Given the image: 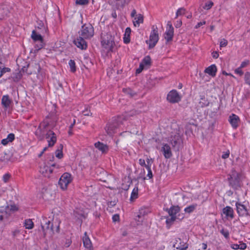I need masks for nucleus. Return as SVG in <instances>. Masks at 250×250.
<instances>
[{
  "instance_id": "nucleus-28",
  "label": "nucleus",
  "mask_w": 250,
  "mask_h": 250,
  "mask_svg": "<svg viewBox=\"0 0 250 250\" xmlns=\"http://www.w3.org/2000/svg\"><path fill=\"white\" fill-rule=\"evenodd\" d=\"M45 224L44 225H42V227L43 229L44 228H45L46 229H50L52 232L54 231L53 230V223L51 222L50 220H47V219L44 220Z\"/></svg>"
},
{
  "instance_id": "nucleus-21",
  "label": "nucleus",
  "mask_w": 250,
  "mask_h": 250,
  "mask_svg": "<svg viewBox=\"0 0 250 250\" xmlns=\"http://www.w3.org/2000/svg\"><path fill=\"white\" fill-rule=\"evenodd\" d=\"M184 218V216L183 214H182L181 215L179 214L178 215V217L170 216V217H167L166 221V223L167 226L169 228L172 225V224L173 223V222L176 220V219H182Z\"/></svg>"
},
{
  "instance_id": "nucleus-7",
  "label": "nucleus",
  "mask_w": 250,
  "mask_h": 250,
  "mask_svg": "<svg viewBox=\"0 0 250 250\" xmlns=\"http://www.w3.org/2000/svg\"><path fill=\"white\" fill-rule=\"evenodd\" d=\"M159 40V35L157 28H154V26L152 27V30L151 32L149 40V48H153L157 43Z\"/></svg>"
},
{
  "instance_id": "nucleus-40",
  "label": "nucleus",
  "mask_w": 250,
  "mask_h": 250,
  "mask_svg": "<svg viewBox=\"0 0 250 250\" xmlns=\"http://www.w3.org/2000/svg\"><path fill=\"white\" fill-rule=\"evenodd\" d=\"M244 80L245 83L250 86V72H246L245 74Z\"/></svg>"
},
{
  "instance_id": "nucleus-33",
  "label": "nucleus",
  "mask_w": 250,
  "mask_h": 250,
  "mask_svg": "<svg viewBox=\"0 0 250 250\" xmlns=\"http://www.w3.org/2000/svg\"><path fill=\"white\" fill-rule=\"evenodd\" d=\"M123 92L130 97H133L136 95V93L130 88L123 89Z\"/></svg>"
},
{
  "instance_id": "nucleus-61",
  "label": "nucleus",
  "mask_w": 250,
  "mask_h": 250,
  "mask_svg": "<svg viewBox=\"0 0 250 250\" xmlns=\"http://www.w3.org/2000/svg\"><path fill=\"white\" fill-rule=\"evenodd\" d=\"M212 56L214 59H217L219 57V54L217 51H213L212 53Z\"/></svg>"
},
{
  "instance_id": "nucleus-3",
  "label": "nucleus",
  "mask_w": 250,
  "mask_h": 250,
  "mask_svg": "<svg viewBox=\"0 0 250 250\" xmlns=\"http://www.w3.org/2000/svg\"><path fill=\"white\" fill-rule=\"evenodd\" d=\"M241 176L242 174L241 173L237 172L234 168H232L228 175V180L229 186L235 189L240 188Z\"/></svg>"
},
{
  "instance_id": "nucleus-44",
  "label": "nucleus",
  "mask_w": 250,
  "mask_h": 250,
  "mask_svg": "<svg viewBox=\"0 0 250 250\" xmlns=\"http://www.w3.org/2000/svg\"><path fill=\"white\" fill-rule=\"evenodd\" d=\"M21 234V230L20 229H15L12 231V235L14 238H15L19 236Z\"/></svg>"
},
{
  "instance_id": "nucleus-55",
  "label": "nucleus",
  "mask_w": 250,
  "mask_h": 250,
  "mask_svg": "<svg viewBox=\"0 0 250 250\" xmlns=\"http://www.w3.org/2000/svg\"><path fill=\"white\" fill-rule=\"evenodd\" d=\"M240 244H239V249L240 250H245L247 248V245L245 243H242L241 242H239Z\"/></svg>"
},
{
  "instance_id": "nucleus-47",
  "label": "nucleus",
  "mask_w": 250,
  "mask_h": 250,
  "mask_svg": "<svg viewBox=\"0 0 250 250\" xmlns=\"http://www.w3.org/2000/svg\"><path fill=\"white\" fill-rule=\"evenodd\" d=\"M144 65L143 63H140L139 65V67L138 68H137L136 70V74H139L140 73L142 70L144 69Z\"/></svg>"
},
{
  "instance_id": "nucleus-31",
  "label": "nucleus",
  "mask_w": 250,
  "mask_h": 250,
  "mask_svg": "<svg viewBox=\"0 0 250 250\" xmlns=\"http://www.w3.org/2000/svg\"><path fill=\"white\" fill-rule=\"evenodd\" d=\"M24 226L25 229H30L33 228L34 223L31 219H26L24 221Z\"/></svg>"
},
{
  "instance_id": "nucleus-13",
  "label": "nucleus",
  "mask_w": 250,
  "mask_h": 250,
  "mask_svg": "<svg viewBox=\"0 0 250 250\" xmlns=\"http://www.w3.org/2000/svg\"><path fill=\"white\" fill-rule=\"evenodd\" d=\"M165 210L167 212L170 216L178 217L176 215L180 212L181 208L178 206L172 205L170 208H167Z\"/></svg>"
},
{
  "instance_id": "nucleus-30",
  "label": "nucleus",
  "mask_w": 250,
  "mask_h": 250,
  "mask_svg": "<svg viewBox=\"0 0 250 250\" xmlns=\"http://www.w3.org/2000/svg\"><path fill=\"white\" fill-rule=\"evenodd\" d=\"M197 205L196 204H192L186 207L184 209V211L186 213L190 214L193 212L196 208Z\"/></svg>"
},
{
  "instance_id": "nucleus-45",
  "label": "nucleus",
  "mask_w": 250,
  "mask_h": 250,
  "mask_svg": "<svg viewBox=\"0 0 250 250\" xmlns=\"http://www.w3.org/2000/svg\"><path fill=\"white\" fill-rule=\"evenodd\" d=\"M83 115L87 116L92 115V113L90 112L88 106H87L85 109L83 111Z\"/></svg>"
},
{
  "instance_id": "nucleus-53",
  "label": "nucleus",
  "mask_w": 250,
  "mask_h": 250,
  "mask_svg": "<svg viewBox=\"0 0 250 250\" xmlns=\"http://www.w3.org/2000/svg\"><path fill=\"white\" fill-rule=\"evenodd\" d=\"M120 220V216L119 214H116L113 215L112 216V220L113 222H116L119 221Z\"/></svg>"
},
{
  "instance_id": "nucleus-24",
  "label": "nucleus",
  "mask_w": 250,
  "mask_h": 250,
  "mask_svg": "<svg viewBox=\"0 0 250 250\" xmlns=\"http://www.w3.org/2000/svg\"><path fill=\"white\" fill-rule=\"evenodd\" d=\"M144 21V16L143 15L139 14L136 15V17L134 18L133 24L135 26H139L141 23H143Z\"/></svg>"
},
{
  "instance_id": "nucleus-9",
  "label": "nucleus",
  "mask_w": 250,
  "mask_h": 250,
  "mask_svg": "<svg viewBox=\"0 0 250 250\" xmlns=\"http://www.w3.org/2000/svg\"><path fill=\"white\" fill-rule=\"evenodd\" d=\"M181 143V135L179 133H176L170 137V144L172 148L176 151H179Z\"/></svg>"
},
{
  "instance_id": "nucleus-25",
  "label": "nucleus",
  "mask_w": 250,
  "mask_h": 250,
  "mask_svg": "<svg viewBox=\"0 0 250 250\" xmlns=\"http://www.w3.org/2000/svg\"><path fill=\"white\" fill-rule=\"evenodd\" d=\"M148 212V211L146 208H141L139 210L138 214L137 216L138 218V220H137V221L139 222H142L143 219H142V218L145 215H147ZM136 220H137V219H136Z\"/></svg>"
},
{
  "instance_id": "nucleus-63",
  "label": "nucleus",
  "mask_w": 250,
  "mask_h": 250,
  "mask_svg": "<svg viewBox=\"0 0 250 250\" xmlns=\"http://www.w3.org/2000/svg\"><path fill=\"white\" fill-rule=\"evenodd\" d=\"M239 244H232L231 245V248L232 249H234V250H238L239 249Z\"/></svg>"
},
{
  "instance_id": "nucleus-29",
  "label": "nucleus",
  "mask_w": 250,
  "mask_h": 250,
  "mask_svg": "<svg viewBox=\"0 0 250 250\" xmlns=\"http://www.w3.org/2000/svg\"><path fill=\"white\" fill-rule=\"evenodd\" d=\"M138 197V188L137 186H136L133 188L130 198V200L131 201H133L134 200L136 199Z\"/></svg>"
},
{
  "instance_id": "nucleus-35",
  "label": "nucleus",
  "mask_w": 250,
  "mask_h": 250,
  "mask_svg": "<svg viewBox=\"0 0 250 250\" xmlns=\"http://www.w3.org/2000/svg\"><path fill=\"white\" fill-rule=\"evenodd\" d=\"M220 232L221 233V234H222L224 236V237L226 239H229V232L228 229L223 228L220 230Z\"/></svg>"
},
{
  "instance_id": "nucleus-54",
  "label": "nucleus",
  "mask_w": 250,
  "mask_h": 250,
  "mask_svg": "<svg viewBox=\"0 0 250 250\" xmlns=\"http://www.w3.org/2000/svg\"><path fill=\"white\" fill-rule=\"evenodd\" d=\"M131 29L130 27H127L125 30V36H130L131 34Z\"/></svg>"
},
{
  "instance_id": "nucleus-62",
  "label": "nucleus",
  "mask_w": 250,
  "mask_h": 250,
  "mask_svg": "<svg viewBox=\"0 0 250 250\" xmlns=\"http://www.w3.org/2000/svg\"><path fill=\"white\" fill-rule=\"evenodd\" d=\"M71 243H72V241H71V240H70V239H66V242H65V243L64 244V246L65 247H68L70 246V245H71Z\"/></svg>"
},
{
  "instance_id": "nucleus-18",
  "label": "nucleus",
  "mask_w": 250,
  "mask_h": 250,
  "mask_svg": "<svg viewBox=\"0 0 250 250\" xmlns=\"http://www.w3.org/2000/svg\"><path fill=\"white\" fill-rule=\"evenodd\" d=\"M83 246L88 250H92L93 247L90 239L87 235V233L85 232L83 238Z\"/></svg>"
},
{
  "instance_id": "nucleus-50",
  "label": "nucleus",
  "mask_w": 250,
  "mask_h": 250,
  "mask_svg": "<svg viewBox=\"0 0 250 250\" xmlns=\"http://www.w3.org/2000/svg\"><path fill=\"white\" fill-rule=\"evenodd\" d=\"M29 64H27L26 66H24L21 68V71H22L23 73H27L28 75L31 74V72H27V68L29 66Z\"/></svg>"
},
{
  "instance_id": "nucleus-22",
  "label": "nucleus",
  "mask_w": 250,
  "mask_h": 250,
  "mask_svg": "<svg viewBox=\"0 0 250 250\" xmlns=\"http://www.w3.org/2000/svg\"><path fill=\"white\" fill-rule=\"evenodd\" d=\"M130 0H115V6L117 9H122L124 8V7L127 5Z\"/></svg>"
},
{
  "instance_id": "nucleus-59",
  "label": "nucleus",
  "mask_w": 250,
  "mask_h": 250,
  "mask_svg": "<svg viewBox=\"0 0 250 250\" xmlns=\"http://www.w3.org/2000/svg\"><path fill=\"white\" fill-rule=\"evenodd\" d=\"M146 161L147 164H146V166H151V165L153 163V160L151 159L147 158Z\"/></svg>"
},
{
  "instance_id": "nucleus-56",
  "label": "nucleus",
  "mask_w": 250,
  "mask_h": 250,
  "mask_svg": "<svg viewBox=\"0 0 250 250\" xmlns=\"http://www.w3.org/2000/svg\"><path fill=\"white\" fill-rule=\"evenodd\" d=\"M139 164L142 166V167H146V162L145 160L143 159H140L139 160Z\"/></svg>"
},
{
  "instance_id": "nucleus-58",
  "label": "nucleus",
  "mask_w": 250,
  "mask_h": 250,
  "mask_svg": "<svg viewBox=\"0 0 250 250\" xmlns=\"http://www.w3.org/2000/svg\"><path fill=\"white\" fill-rule=\"evenodd\" d=\"M206 24V21H201V22H198L195 26V28L196 29H197L198 28H199L201 26L203 25H204Z\"/></svg>"
},
{
  "instance_id": "nucleus-17",
  "label": "nucleus",
  "mask_w": 250,
  "mask_h": 250,
  "mask_svg": "<svg viewBox=\"0 0 250 250\" xmlns=\"http://www.w3.org/2000/svg\"><path fill=\"white\" fill-rule=\"evenodd\" d=\"M12 103V100L8 95H3L1 99V104L5 109H7L10 107Z\"/></svg>"
},
{
  "instance_id": "nucleus-12",
  "label": "nucleus",
  "mask_w": 250,
  "mask_h": 250,
  "mask_svg": "<svg viewBox=\"0 0 250 250\" xmlns=\"http://www.w3.org/2000/svg\"><path fill=\"white\" fill-rule=\"evenodd\" d=\"M229 121L234 129H236L240 123L239 117L234 114H232L229 116Z\"/></svg>"
},
{
  "instance_id": "nucleus-64",
  "label": "nucleus",
  "mask_w": 250,
  "mask_h": 250,
  "mask_svg": "<svg viewBox=\"0 0 250 250\" xmlns=\"http://www.w3.org/2000/svg\"><path fill=\"white\" fill-rule=\"evenodd\" d=\"M182 22L181 21H177L176 23L175 24V27L177 28H179L182 25Z\"/></svg>"
},
{
  "instance_id": "nucleus-48",
  "label": "nucleus",
  "mask_w": 250,
  "mask_h": 250,
  "mask_svg": "<svg viewBox=\"0 0 250 250\" xmlns=\"http://www.w3.org/2000/svg\"><path fill=\"white\" fill-rule=\"evenodd\" d=\"M242 68H240V67H238L234 70L235 73L238 74L240 76H242L244 74V72L242 70Z\"/></svg>"
},
{
  "instance_id": "nucleus-51",
  "label": "nucleus",
  "mask_w": 250,
  "mask_h": 250,
  "mask_svg": "<svg viewBox=\"0 0 250 250\" xmlns=\"http://www.w3.org/2000/svg\"><path fill=\"white\" fill-rule=\"evenodd\" d=\"M250 62L249 60H245L242 62L240 66H239L240 68H243L246 67L248 65H249Z\"/></svg>"
},
{
  "instance_id": "nucleus-20",
  "label": "nucleus",
  "mask_w": 250,
  "mask_h": 250,
  "mask_svg": "<svg viewBox=\"0 0 250 250\" xmlns=\"http://www.w3.org/2000/svg\"><path fill=\"white\" fill-rule=\"evenodd\" d=\"M95 147L103 153H106L108 151V146L107 145L103 144L100 142H98L94 144Z\"/></svg>"
},
{
  "instance_id": "nucleus-16",
  "label": "nucleus",
  "mask_w": 250,
  "mask_h": 250,
  "mask_svg": "<svg viewBox=\"0 0 250 250\" xmlns=\"http://www.w3.org/2000/svg\"><path fill=\"white\" fill-rule=\"evenodd\" d=\"M237 213L239 216H244L247 214L246 207L241 203L236 202L235 204Z\"/></svg>"
},
{
  "instance_id": "nucleus-23",
  "label": "nucleus",
  "mask_w": 250,
  "mask_h": 250,
  "mask_svg": "<svg viewBox=\"0 0 250 250\" xmlns=\"http://www.w3.org/2000/svg\"><path fill=\"white\" fill-rule=\"evenodd\" d=\"M15 139V135L13 133H10L5 139L1 140V143L4 145H7L9 143L12 142Z\"/></svg>"
},
{
  "instance_id": "nucleus-1",
  "label": "nucleus",
  "mask_w": 250,
  "mask_h": 250,
  "mask_svg": "<svg viewBox=\"0 0 250 250\" xmlns=\"http://www.w3.org/2000/svg\"><path fill=\"white\" fill-rule=\"evenodd\" d=\"M94 34V29L90 23H85L82 26L79 31V37L74 41V44L77 47L85 50L87 47V42L85 40L90 39Z\"/></svg>"
},
{
  "instance_id": "nucleus-4",
  "label": "nucleus",
  "mask_w": 250,
  "mask_h": 250,
  "mask_svg": "<svg viewBox=\"0 0 250 250\" xmlns=\"http://www.w3.org/2000/svg\"><path fill=\"white\" fill-rule=\"evenodd\" d=\"M101 44L103 47L106 49L108 53L113 52L116 49L114 37L110 34H106L103 37Z\"/></svg>"
},
{
  "instance_id": "nucleus-39",
  "label": "nucleus",
  "mask_w": 250,
  "mask_h": 250,
  "mask_svg": "<svg viewBox=\"0 0 250 250\" xmlns=\"http://www.w3.org/2000/svg\"><path fill=\"white\" fill-rule=\"evenodd\" d=\"M201 100L202 101H200L199 102V104L201 105V107H205L207 106L209 104V102L205 99V98L204 97V98H201Z\"/></svg>"
},
{
  "instance_id": "nucleus-52",
  "label": "nucleus",
  "mask_w": 250,
  "mask_h": 250,
  "mask_svg": "<svg viewBox=\"0 0 250 250\" xmlns=\"http://www.w3.org/2000/svg\"><path fill=\"white\" fill-rule=\"evenodd\" d=\"M10 177V175L6 173L3 176V181L4 183H7L8 180H9Z\"/></svg>"
},
{
  "instance_id": "nucleus-49",
  "label": "nucleus",
  "mask_w": 250,
  "mask_h": 250,
  "mask_svg": "<svg viewBox=\"0 0 250 250\" xmlns=\"http://www.w3.org/2000/svg\"><path fill=\"white\" fill-rule=\"evenodd\" d=\"M229 150H228L227 151L223 152L221 157L222 159H226L229 157Z\"/></svg>"
},
{
  "instance_id": "nucleus-11",
  "label": "nucleus",
  "mask_w": 250,
  "mask_h": 250,
  "mask_svg": "<svg viewBox=\"0 0 250 250\" xmlns=\"http://www.w3.org/2000/svg\"><path fill=\"white\" fill-rule=\"evenodd\" d=\"M45 138L48 143V146H53L57 141L56 134L51 130L49 129L45 134Z\"/></svg>"
},
{
  "instance_id": "nucleus-15",
  "label": "nucleus",
  "mask_w": 250,
  "mask_h": 250,
  "mask_svg": "<svg viewBox=\"0 0 250 250\" xmlns=\"http://www.w3.org/2000/svg\"><path fill=\"white\" fill-rule=\"evenodd\" d=\"M161 151L163 152V155L166 159H169L172 156L171 148L167 144L163 145Z\"/></svg>"
},
{
  "instance_id": "nucleus-57",
  "label": "nucleus",
  "mask_w": 250,
  "mask_h": 250,
  "mask_svg": "<svg viewBox=\"0 0 250 250\" xmlns=\"http://www.w3.org/2000/svg\"><path fill=\"white\" fill-rule=\"evenodd\" d=\"M130 41V36H125L124 37V42L125 43H128Z\"/></svg>"
},
{
  "instance_id": "nucleus-14",
  "label": "nucleus",
  "mask_w": 250,
  "mask_h": 250,
  "mask_svg": "<svg viewBox=\"0 0 250 250\" xmlns=\"http://www.w3.org/2000/svg\"><path fill=\"white\" fill-rule=\"evenodd\" d=\"M222 213L225 215V217L229 219H232L234 217V211L233 208L230 206H226L222 209Z\"/></svg>"
},
{
  "instance_id": "nucleus-46",
  "label": "nucleus",
  "mask_w": 250,
  "mask_h": 250,
  "mask_svg": "<svg viewBox=\"0 0 250 250\" xmlns=\"http://www.w3.org/2000/svg\"><path fill=\"white\" fill-rule=\"evenodd\" d=\"M228 41L225 39H223L220 42V47H226L228 44Z\"/></svg>"
},
{
  "instance_id": "nucleus-26",
  "label": "nucleus",
  "mask_w": 250,
  "mask_h": 250,
  "mask_svg": "<svg viewBox=\"0 0 250 250\" xmlns=\"http://www.w3.org/2000/svg\"><path fill=\"white\" fill-rule=\"evenodd\" d=\"M31 38L34 42L43 41V39L41 35L37 34L35 30H33L31 36Z\"/></svg>"
},
{
  "instance_id": "nucleus-5",
  "label": "nucleus",
  "mask_w": 250,
  "mask_h": 250,
  "mask_svg": "<svg viewBox=\"0 0 250 250\" xmlns=\"http://www.w3.org/2000/svg\"><path fill=\"white\" fill-rule=\"evenodd\" d=\"M49 124L45 121L41 123L35 132V135L40 141H42L45 138V134L48 130Z\"/></svg>"
},
{
  "instance_id": "nucleus-10",
  "label": "nucleus",
  "mask_w": 250,
  "mask_h": 250,
  "mask_svg": "<svg viewBox=\"0 0 250 250\" xmlns=\"http://www.w3.org/2000/svg\"><path fill=\"white\" fill-rule=\"evenodd\" d=\"M174 36V28L172 23L168 21L167 24V30L165 33V39L167 42L171 41Z\"/></svg>"
},
{
  "instance_id": "nucleus-2",
  "label": "nucleus",
  "mask_w": 250,
  "mask_h": 250,
  "mask_svg": "<svg viewBox=\"0 0 250 250\" xmlns=\"http://www.w3.org/2000/svg\"><path fill=\"white\" fill-rule=\"evenodd\" d=\"M133 114L125 112V114L113 117L112 121L108 123L105 127L106 133L110 136L113 135L115 133V130L123 124V121L127 120Z\"/></svg>"
},
{
  "instance_id": "nucleus-27",
  "label": "nucleus",
  "mask_w": 250,
  "mask_h": 250,
  "mask_svg": "<svg viewBox=\"0 0 250 250\" xmlns=\"http://www.w3.org/2000/svg\"><path fill=\"white\" fill-rule=\"evenodd\" d=\"M9 11L6 7L1 6L0 7V20L4 19L7 16Z\"/></svg>"
},
{
  "instance_id": "nucleus-42",
  "label": "nucleus",
  "mask_w": 250,
  "mask_h": 250,
  "mask_svg": "<svg viewBox=\"0 0 250 250\" xmlns=\"http://www.w3.org/2000/svg\"><path fill=\"white\" fill-rule=\"evenodd\" d=\"M89 3V0H76V3L78 5H87Z\"/></svg>"
},
{
  "instance_id": "nucleus-43",
  "label": "nucleus",
  "mask_w": 250,
  "mask_h": 250,
  "mask_svg": "<svg viewBox=\"0 0 250 250\" xmlns=\"http://www.w3.org/2000/svg\"><path fill=\"white\" fill-rule=\"evenodd\" d=\"M151 166H146V167H145L146 168V169L147 170V171H148V173L147 174V177L149 179L152 178V177H153V174H152V172L151 169Z\"/></svg>"
},
{
  "instance_id": "nucleus-34",
  "label": "nucleus",
  "mask_w": 250,
  "mask_h": 250,
  "mask_svg": "<svg viewBox=\"0 0 250 250\" xmlns=\"http://www.w3.org/2000/svg\"><path fill=\"white\" fill-rule=\"evenodd\" d=\"M69 65L70 66V71L73 72V73H74L75 72H76V64H75V62L74 60H70L69 61Z\"/></svg>"
},
{
  "instance_id": "nucleus-6",
  "label": "nucleus",
  "mask_w": 250,
  "mask_h": 250,
  "mask_svg": "<svg viewBox=\"0 0 250 250\" xmlns=\"http://www.w3.org/2000/svg\"><path fill=\"white\" fill-rule=\"evenodd\" d=\"M72 180L71 175L69 173L65 172L60 178L58 183L59 185L62 189L65 190L67 188L68 185L71 183Z\"/></svg>"
},
{
  "instance_id": "nucleus-38",
  "label": "nucleus",
  "mask_w": 250,
  "mask_h": 250,
  "mask_svg": "<svg viewBox=\"0 0 250 250\" xmlns=\"http://www.w3.org/2000/svg\"><path fill=\"white\" fill-rule=\"evenodd\" d=\"M214 3L212 1H208L205 3V5L203 6V8L208 10L211 8Z\"/></svg>"
},
{
  "instance_id": "nucleus-32",
  "label": "nucleus",
  "mask_w": 250,
  "mask_h": 250,
  "mask_svg": "<svg viewBox=\"0 0 250 250\" xmlns=\"http://www.w3.org/2000/svg\"><path fill=\"white\" fill-rule=\"evenodd\" d=\"M35 42V51H39L40 50V49H41L42 48L44 45V42H43V41H39L38 42Z\"/></svg>"
},
{
  "instance_id": "nucleus-37",
  "label": "nucleus",
  "mask_w": 250,
  "mask_h": 250,
  "mask_svg": "<svg viewBox=\"0 0 250 250\" xmlns=\"http://www.w3.org/2000/svg\"><path fill=\"white\" fill-rule=\"evenodd\" d=\"M141 63H144V65H150L151 64V58L149 56L145 57Z\"/></svg>"
},
{
  "instance_id": "nucleus-8",
  "label": "nucleus",
  "mask_w": 250,
  "mask_h": 250,
  "mask_svg": "<svg viewBox=\"0 0 250 250\" xmlns=\"http://www.w3.org/2000/svg\"><path fill=\"white\" fill-rule=\"evenodd\" d=\"M167 99L170 103L175 104L180 102L181 97L176 90L173 89L167 94Z\"/></svg>"
},
{
  "instance_id": "nucleus-41",
  "label": "nucleus",
  "mask_w": 250,
  "mask_h": 250,
  "mask_svg": "<svg viewBox=\"0 0 250 250\" xmlns=\"http://www.w3.org/2000/svg\"><path fill=\"white\" fill-rule=\"evenodd\" d=\"M185 12H186V9L182 7V8H179L177 10L176 13V18H177L179 16L184 15L185 14Z\"/></svg>"
},
{
  "instance_id": "nucleus-60",
  "label": "nucleus",
  "mask_w": 250,
  "mask_h": 250,
  "mask_svg": "<svg viewBox=\"0 0 250 250\" xmlns=\"http://www.w3.org/2000/svg\"><path fill=\"white\" fill-rule=\"evenodd\" d=\"M1 71L2 72V74L5 73L6 72H10L11 69L8 67H3L1 69Z\"/></svg>"
},
{
  "instance_id": "nucleus-19",
  "label": "nucleus",
  "mask_w": 250,
  "mask_h": 250,
  "mask_svg": "<svg viewBox=\"0 0 250 250\" xmlns=\"http://www.w3.org/2000/svg\"><path fill=\"white\" fill-rule=\"evenodd\" d=\"M217 67L215 64H212L206 68L204 71L205 73L208 74L210 76L214 77L216 76Z\"/></svg>"
},
{
  "instance_id": "nucleus-36",
  "label": "nucleus",
  "mask_w": 250,
  "mask_h": 250,
  "mask_svg": "<svg viewBox=\"0 0 250 250\" xmlns=\"http://www.w3.org/2000/svg\"><path fill=\"white\" fill-rule=\"evenodd\" d=\"M60 147L61 149H58L56 151V156L59 159H61L63 157V154L62 152L63 146L62 144H61Z\"/></svg>"
}]
</instances>
